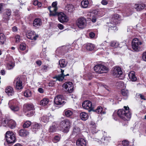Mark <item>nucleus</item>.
Here are the masks:
<instances>
[{
  "mask_svg": "<svg viewBox=\"0 0 146 146\" xmlns=\"http://www.w3.org/2000/svg\"><path fill=\"white\" fill-rule=\"evenodd\" d=\"M124 109L119 110L117 112L119 117L124 120H128L131 117V115L129 111V108L124 106Z\"/></svg>",
  "mask_w": 146,
  "mask_h": 146,
  "instance_id": "nucleus-1",
  "label": "nucleus"
},
{
  "mask_svg": "<svg viewBox=\"0 0 146 146\" xmlns=\"http://www.w3.org/2000/svg\"><path fill=\"white\" fill-rule=\"evenodd\" d=\"M71 122L68 119H65L62 121L60 123L61 130L64 133H68L70 127Z\"/></svg>",
  "mask_w": 146,
  "mask_h": 146,
  "instance_id": "nucleus-2",
  "label": "nucleus"
},
{
  "mask_svg": "<svg viewBox=\"0 0 146 146\" xmlns=\"http://www.w3.org/2000/svg\"><path fill=\"white\" fill-rule=\"evenodd\" d=\"M0 123L4 126L8 127L12 129L14 128L16 126V122L12 119H1L0 121Z\"/></svg>",
  "mask_w": 146,
  "mask_h": 146,
  "instance_id": "nucleus-3",
  "label": "nucleus"
},
{
  "mask_svg": "<svg viewBox=\"0 0 146 146\" xmlns=\"http://www.w3.org/2000/svg\"><path fill=\"white\" fill-rule=\"evenodd\" d=\"M119 15L118 14H116L113 15L112 17L111 18L110 21L109 23H107L108 26L110 28H113V29L116 28L115 26L117 23V21L118 20Z\"/></svg>",
  "mask_w": 146,
  "mask_h": 146,
  "instance_id": "nucleus-4",
  "label": "nucleus"
},
{
  "mask_svg": "<svg viewBox=\"0 0 146 146\" xmlns=\"http://www.w3.org/2000/svg\"><path fill=\"white\" fill-rule=\"evenodd\" d=\"M5 138L9 143H15L16 139L14 133L10 131H8L6 132Z\"/></svg>",
  "mask_w": 146,
  "mask_h": 146,
  "instance_id": "nucleus-5",
  "label": "nucleus"
},
{
  "mask_svg": "<svg viewBox=\"0 0 146 146\" xmlns=\"http://www.w3.org/2000/svg\"><path fill=\"white\" fill-rule=\"evenodd\" d=\"M77 26L79 28L83 29L86 27L87 23L86 19L84 17L79 18L76 22Z\"/></svg>",
  "mask_w": 146,
  "mask_h": 146,
  "instance_id": "nucleus-6",
  "label": "nucleus"
},
{
  "mask_svg": "<svg viewBox=\"0 0 146 146\" xmlns=\"http://www.w3.org/2000/svg\"><path fill=\"white\" fill-rule=\"evenodd\" d=\"M94 71L99 74L105 72L108 70V68L105 66L101 64H98L94 67Z\"/></svg>",
  "mask_w": 146,
  "mask_h": 146,
  "instance_id": "nucleus-7",
  "label": "nucleus"
},
{
  "mask_svg": "<svg viewBox=\"0 0 146 146\" xmlns=\"http://www.w3.org/2000/svg\"><path fill=\"white\" fill-rule=\"evenodd\" d=\"M57 6V2H53L52 4V7H48V9L50 12V15L56 16L57 15V11L58 9Z\"/></svg>",
  "mask_w": 146,
  "mask_h": 146,
  "instance_id": "nucleus-8",
  "label": "nucleus"
},
{
  "mask_svg": "<svg viewBox=\"0 0 146 146\" xmlns=\"http://www.w3.org/2000/svg\"><path fill=\"white\" fill-rule=\"evenodd\" d=\"M141 44V42L137 38L133 39L132 42V46L133 49L135 51H139L140 49V45Z\"/></svg>",
  "mask_w": 146,
  "mask_h": 146,
  "instance_id": "nucleus-9",
  "label": "nucleus"
},
{
  "mask_svg": "<svg viewBox=\"0 0 146 146\" xmlns=\"http://www.w3.org/2000/svg\"><path fill=\"white\" fill-rule=\"evenodd\" d=\"M62 86L65 91L68 93L72 92L73 91V84L71 82H66L63 84Z\"/></svg>",
  "mask_w": 146,
  "mask_h": 146,
  "instance_id": "nucleus-10",
  "label": "nucleus"
},
{
  "mask_svg": "<svg viewBox=\"0 0 146 146\" xmlns=\"http://www.w3.org/2000/svg\"><path fill=\"white\" fill-rule=\"evenodd\" d=\"M82 106L84 109L88 110L89 111L92 110L93 108L92 102L89 100L84 102L82 104Z\"/></svg>",
  "mask_w": 146,
  "mask_h": 146,
  "instance_id": "nucleus-11",
  "label": "nucleus"
},
{
  "mask_svg": "<svg viewBox=\"0 0 146 146\" xmlns=\"http://www.w3.org/2000/svg\"><path fill=\"white\" fill-rule=\"evenodd\" d=\"M15 100H11L9 102V106L11 110L14 112L18 111L19 110V107L16 105Z\"/></svg>",
  "mask_w": 146,
  "mask_h": 146,
  "instance_id": "nucleus-12",
  "label": "nucleus"
},
{
  "mask_svg": "<svg viewBox=\"0 0 146 146\" xmlns=\"http://www.w3.org/2000/svg\"><path fill=\"white\" fill-rule=\"evenodd\" d=\"M26 35L29 39L35 40L38 37V35L36 34L33 31H28L26 33Z\"/></svg>",
  "mask_w": 146,
  "mask_h": 146,
  "instance_id": "nucleus-13",
  "label": "nucleus"
},
{
  "mask_svg": "<svg viewBox=\"0 0 146 146\" xmlns=\"http://www.w3.org/2000/svg\"><path fill=\"white\" fill-rule=\"evenodd\" d=\"M58 19V21L61 23L66 22L68 21V19L66 15L63 12H60L59 13L57 12Z\"/></svg>",
  "mask_w": 146,
  "mask_h": 146,
  "instance_id": "nucleus-14",
  "label": "nucleus"
},
{
  "mask_svg": "<svg viewBox=\"0 0 146 146\" xmlns=\"http://www.w3.org/2000/svg\"><path fill=\"white\" fill-rule=\"evenodd\" d=\"M54 102L56 104L58 105L64 104V101L63 96L60 95L57 96L54 98Z\"/></svg>",
  "mask_w": 146,
  "mask_h": 146,
  "instance_id": "nucleus-15",
  "label": "nucleus"
},
{
  "mask_svg": "<svg viewBox=\"0 0 146 146\" xmlns=\"http://www.w3.org/2000/svg\"><path fill=\"white\" fill-rule=\"evenodd\" d=\"M123 72L121 68L119 67H115L113 70L112 74L113 76L118 77L122 74Z\"/></svg>",
  "mask_w": 146,
  "mask_h": 146,
  "instance_id": "nucleus-16",
  "label": "nucleus"
},
{
  "mask_svg": "<svg viewBox=\"0 0 146 146\" xmlns=\"http://www.w3.org/2000/svg\"><path fill=\"white\" fill-rule=\"evenodd\" d=\"M14 83L15 84V88L17 89H21L23 88L22 82L19 77L15 78Z\"/></svg>",
  "mask_w": 146,
  "mask_h": 146,
  "instance_id": "nucleus-17",
  "label": "nucleus"
},
{
  "mask_svg": "<svg viewBox=\"0 0 146 146\" xmlns=\"http://www.w3.org/2000/svg\"><path fill=\"white\" fill-rule=\"evenodd\" d=\"M87 141L84 138H79L76 141V146H86Z\"/></svg>",
  "mask_w": 146,
  "mask_h": 146,
  "instance_id": "nucleus-18",
  "label": "nucleus"
},
{
  "mask_svg": "<svg viewBox=\"0 0 146 146\" xmlns=\"http://www.w3.org/2000/svg\"><path fill=\"white\" fill-rule=\"evenodd\" d=\"M81 133V129L79 128V126L77 125H75L73 129V131L71 134L70 136H76L80 134Z\"/></svg>",
  "mask_w": 146,
  "mask_h": 146,
  "instance_id": "nucleus-19",
  "label": "nucleus"
},
{
  "mask_svg": "<svg viewBox=\"0 0 146 146\" xmlns=\"http://www.w3.org/2000/svg\"><path fill=\"white\" fill-rule=\"evenodd\" d=\"M64 70L61 69V74L60 75L56 76L53 77V78L56 79L57 80L61 81L63 80L65 76H67L69 75V74L65 75L64 74Z\"/></svg>",
  "mask_w": 146,
  "mask_h": 146,
  "instance_id": "nucleus-20",
  "label": "nucleus"
},
{
  "mask_svg": "<svg viewBox=\"0 0 146 146\" xmlns=\"http://www.w3.org/2000/svg\"><path fill=\"white\" fill-rule=\"evenodd\" d=\"M42 23L41 20L40 19L37 18L34 20L33 24L34 27L38 28L42 25Z\"/></svg>",
  "mask_w": 146,
  "mask_h": 146,
  "instance_id": "nucleus-21",
  "label": "nucleus"
},
{
  "mask_svg": "<svg viewBox=\"0 0 146 146\" xmlns=\"http://www.w3.org/2000/svg\"><path fill=\"white\" fill-rule=\"evenodd\" d=\"M106 11V9L105 8H103L95 10L94 13L98 16H102L105 14Z\"/></svg>",
  "mask_w": 146,
  "mask_h": 146,
  "instance_id": "nucleus-22",
  "label": "nucleus"
},
{
  "mask_svg": "<svg viewBox=\"0 0 146 146\" xmlns=\"http://www.w3.org/2000/svg\"><path fill=\"white\" fill-rule=\"evenodd\" d=\"M5 92L8 96H12L14 94V90L11 86H8L5 89Z\"/></svg>",
  "mask_w": 146,
  "mask_h": 146,
  "instance_id": "nucleus-23",
  "label": "nucleus"
},
{
  "mask_svg": "<svg viewBox=\"0 0 146 146\" xmlns=\"http://www.w3.org/2000/svg\"><path fill=\"white\" fill-rule=\"evenodd\" d=\"M50 118H53V116L51 115L50 113L48 114V115H44L42 116L41 118V120L44 123H46L48 121Z\"/></svg>",
  "mask_w": 146,
  "mask_h": 146,
  "instance_id": "nucleus-24",
  "label": "nucleus"
},
{
  "mask_svg": "<svg viewBox=\"0 0 146 146\" xmlns=\"http://www.w3.org/2000/svg\"><path fill=\"white\" fill-rule=\"evenodd\" d=\"M129 79L130 80L134 82L137 80V78L135 76V73L134 71H131L128 74Z\"/></svg>",
  "mask_w": 146,
  "mask_h": 146,
  "instance_id": "nucleus-25",
  "label": "nucleus"
},
{
  "mask_svg": "<svg viewBox=\"0 0 146 146\" xmlns=\"http://www.w3.org/2000/svg\"><path fill=\"white\" fill-rule=\"evenodd\" d=\"M123 42H121L119 44L116 41H112L110 43V45L112 47L116 48L118 47H122V44H123Z\"/></svg>",
  "mask_w": 146,
  "mask_h": 146,
  "instance_id": "nucleus-26",
  "label": "nucleus"
},
{
  "mask_svg": "<svg viewBox=\"0 0 146 146\" xmlns=\"http://www.w3.org/2000/svg\"><path fill=\"white\" fill-rule=\"evenodd\" d=\"M94 111L98 114H104L106 113L105 110L103 109L101 106L98 107L96 110H94Z\"/></svg>",
  "mask_w": 146,
  "mask_h": 146,
  "instance_id": "nucleus-27",
  "label": "nucleus"
},
{
  "mask_svg": "<svg viewBox=\"0 0 146 146\" xmlns=\"http://www.w3.org/2000/svg\"><path fill=\"white\" fill-rule=\"evenodd\" d=\"M145 6L144 4H136L134 5L135 8L137 11H141L143 9Z\"/></svg>",
  "mask_w": 146,
  "mask_h": 146,
  "instance_id": "nucleus-28",
  "label": "nucleus"
},
{
  "mask_svg": "<svg viewBox=\"0 0 146 146\" xmlns=\"http://www.w3.org/2000/svg\"><path fill=\"white\" fill-rule=\"evenodd\" d=\"M90 124L92 125V126L91 127V131L92 134H94L96 133L97 131V129H96V125L94 122H91Z\"/></svg>",
  "mask_w": 146,
  "mask_h": 146,
  "instance_id": "nucleus-29",
  "label": "nucleus"
},
{
  "mask_svg": "<svg viewBox=\"0 0 146 146\" xmlns=\"http://www.w3.org/2000/svg\"><path fill=\"white\" fill-rule=\"evenodd\" d=\"M11 11L9 9H7L5 10V19L7 20L9 19L10 16L11 15Z\"/></svg>",
  "mask_w": 146,
  "mask_h": 146,
  "instance_id": "nucleus-30",
  "label": "nucleus"
},
{
  "mask_svg": "<svg viewBox=\"0 0 146 146\" xmlns=\"http://www.w3.org/2000/svg\"><path fill=\"white\" fill-rule=\"evenodd\" d=\"M29 132L25 129H21L19 131L20 136L22 137H25L29 135Z\"/></svg>",
  "mask_w": 146,
  "mask_h": 146,
  "instance_id": "nucleus-31",
  "label": "nucleus"
},
{
  "mask_svg": "<svg viewBox=\"0 0 146 146\" xmlns=\"http://www.w3.org/2000/svg\"><path fill=\"white\" fill-rule=\"evenodd\" d=\"M89 2L88 0H83L81 2V7L83 8H86L88 7Z\"/></svg>",
  "mask_w": 146,
  "mask_h": 146,
  "instance_id": "nucleus-32",
  "label": "nucleus"
},
{
  "mask_svg": "<svg viewBox=\"0 0 146 146\" xmlns=\"http://www.w3.org/2000/svg\"><path fill=\"white\" fill-rule=\"evenodd\" d=\"M80 117L83 120H86L88 117V114L85 112H82L80 113Z\"/></svg>",
  "mask_w": 146,
  "mask_h": 146,
  "instance_id": "nucleus-33",
  "label": "nucleus"
},
{
  "mask_svg": "<svg viewBox=\"0 0 146 146\" xmlns=\"http://www.w3.org/2000/svg\"><path fill=\"white\" fill-rule=\"evenodd\" d=\"M65 9L66 10L68 11V12L71 13L74 11V7L72 5H67L65 7Z\"/></svg>",
  "mask_w": 146,
  "mask_h": 146,
  "instance_id": "nucleus-34",
  "label": "nucleus"
},
{
  "mask_svg": "<svg viewBox=\"0 0 146 146\" xmlns=\"http://www.w3.org/2000/svg\"><path fill=\"white\" fill-rule=\"evenodd\" d=\"M121 93L124 98L125 99H126L128 97L129 95L128 91L126 89H123L121 90Z\"/></svg>",
  "mask_w": 146,
  "mask_h": 146,
  "instance_id": "nucleus-35",
  "label": "nucleus"
},
{
  "mask_svg": "<svg viewBox=\"0 0 146 146\" xmlns=\"http://www.w3.org/2000/svg\"><path fill=\"white\" fill-rule=\"evenodd\" d=\"M102 133L103 134V136L101 138V139L102 141H109L110 140V137L109 136H107V133L105 131L103 132H102Z\"/></svg>",
  "mask_w": 146,
  "mask_h": 146,
  "instance_id": "nucleus-36",
  "label": "nucleus"
},
{
  "mask_svg": "<svg viewBox=\"0 0 146 146\" xmlns=\"http://www.w3.org/2000/svg\"><path fill=\"white\" fill-rule=\"evenodd\" d=\"M24 107L26 108L27 111H30L34 109V106L32 104H25L24 105Z\"/></svg>",
  "mask_w": 146,
  "mask_h": 146,
  "instance_id": "nucleus-37",
  "label": "nucleus"
},
{
  "mask_svg": "<svg viewBox=\"0 0 146 146\" xmlns=\"http://www.w3.org/2000/svg\"><path fill=\"white\" fill-rule=\"evenodd\" d=\"M64 112L65 113V116L67 117H70L73 114L72 111L68 109L65 110Z\"/></svg>",
  "mask_w": 146,
  "mask_h": 146,
  "instance_id": "nucleus-38",
  "label": "nucleus"
},
{
  "mask_svg": "<svg viewBox=\"0 0 146 146\" xmlns=\"http://www.w3.org/2000/svg\"><path fill=\"white\" fill-rule=\"evenodd\" d=\"M59 64L60 67L64 68L66 66L67 62L65 61L64 60L62 59L59 61Z\"/></svg>",
  "mask_w": 146,
  "mask_h": 146,
  "instance_id": "nucleus-39",
  "label": "nucleus"
},
{
  "mask_svg": "<svg viewBox=\"0 0 146 146\" xmlns=\"http://www.w3.org/2000/svg\"><path fill=\"white\" fill-rule=\"evenodd\" d=\"M49 102V100L47 98H44L40 101V104L43 106L47 105Z\"/></svg>",
  "mask_w": 146,
  "mask_h": 146,
  "instance_id": "nucleus-40",
  "label": "nucleus"
},
{
  "mask_svg": "<svg viewBox=\"0 0 146 146\" xmlns=\"http://www.w3.org/2000/svg\"><path fill=\"white\" fill-rule=\"evenodd\" d=\"M15 66L14 63L13 62L11 61L7 63V68L8 70H11Z\"/></svg>",
  "mask_w": 146,
  "mask_h": 146,
  "instance_id": "nucleus-41",
  "label": "nucleus"
},
{
  "mask_svg": "<svg viewBox=\"0 0 146 146\" xmlns=\"http://www.w3.org/2000/svg\"><path fill=\"white\" fill-rule=\"evenodd\" d=\"M5 40V35L2 33H0V44H3Z\"/></svg>",
  "mask_w": 146,
  "mask_h": 146,
  "instance_id": "nucleus-42",
  "label": "nucleus"
},
{
  "mask_svg": "<svg viewBox=\"0 0 146 146\" xmlns=\"http://www.w3.org/2000/svg\"><path fill=\"white\" fill-rule=\"evenodd\" d=\"M94 45L91 43H88L86 45V48L88 50H92L94 49Z\"/></svg>",
  "mask_w": 146,
  "mask_h": 146,
  "instance_id": "nucleus-43",
  "label": "nucleus"
},
{
  "mask_svg": "<svg viewBox=\"0 0 146 146\" xmlns=\"http://www.w3.org/2000/svg\"><path fill=\"white\" fill-rule=\"evenodd\" d=\"M48 65H43L41 66V70L43 72H46L50 69Z\"/></svg>",
  "mask_w": 146,
  "mask_h": 146,
  "instance_id": "nucleus-44",
  "label": "nucleus"
},
{
  "mask_svg": "<svg viewBox=\"0 0 146 146\" xmlns=\"http://www.w3.org/2000/svg\"><path fill=\"white\" fill-rule=\"evenodd\" d=\"M60 139V136L59 135L55 136L52 139V141L54 143L58 142Z\"/></svg>",
  "mask_w": 146,
  "mask_h": 146,
  "instance_id": "nucleus-45",
  "label": "nucleus"
},
{
  "mask_svg": "<svg viewBox=\"0 0 146 146\" xmlns=\"http://www.w3.org/2000/svg\"><path fill=\"white\" fill-rule=\"evenodd\" d=\"M24 96L27 97H29L31 96V93L30 91L29 90H26L24 93Z\"/></svg>",
  "mask_w": 146,
  "mask_h": 146,
  "instance_id": "nucleus-46",
  "label": "nucleus"
},
{
  "mask_svg": "<svg viewBox=\"0 0 146 146\" xmlns=\"http://www.w3.org/2000/svg\"><path fill=\"white\" fill-rule=\"evenodd\" d=\"M31 125V122L29 121L25 122L23 125V127L24 128H27L29 127Z\"/></svg>",
  "mask_w": 146,
  "mask_h": 146,
  "instance_id": "nucleus-47",
  "label": "nucleus"
},
{
  "mask_svg": "<svg viewBox=\"0 0 146 146\" xmlns=\"http://www.w3.org/2000/svg\"><path fill=\"white\" fill-rule=\"evenodd\" d=\"M39 128V125L38 123H35L33 125V131L35 132L36 131H38Z\"/></svg>",
  "mask_w": 146,
  "mask_h": 146,
  "instance_id": "nucleus-48",
  "label": "nucleus"
},
{
  "mask_svg": "<svg viewBox=\"0 0 146 146\" xmlns=\"http://www.w3.org/2000/svg\"><path fill=\"white\" fill-rule=\"evenodd\" d=\"M56 126L55 125H52V126H50L49 131L50 132H54L56 131Z\"/></svg>",
  "mask_w": 146,
  "mask_h": 146,
  "instance_id": "nucleus-49",
  "label": "nucleus"
},
{
  "mask_svg": "<svg viewBox=\"0 0 146 146\" xmlns=\"http://www.w3.org/2000/svg\"><path fill=\"white\" fill-rule=\"evenodd\" d=\"M33 4L35 5H37L38 7H40L42 5V3L38 2L37 0H34Z\"/></svg>",
  "mask_w": 146,
  "mask_h": 146,
  "instance_id": "nucleus-50",
  "label": "nucleus"
},
{
  "mask_svg": "<svg viewBox=\"0 0 146 146\" xmlns=\"http://www.w3.org/2000/svg\"><path fill=\"white\" fill-rule=\"evenodd\" d=\"M26 47V45L24 43L21 44L19 46V48L21 50H25Z\"/></svg>",
  "mask_w": 146,
  "mask_h": 146,
  "instance_id": "nucleus-51",
  "label": "nucleus"
},
{
  "mask_svg": "<svg viewBox=\"0 0 146 146\" xmlns=\"http://www.w3.org/2000/svg\"><path fill=\"white\" fill-rule=\"evenodd\" d=\"M44 51L43 50L40 53V57L42 58H45L46 57V55L45 49H44Z\"/></svg>",
  "mask_w": 146,
  "mask_h": 146,
  "instance_id": "nucleus-52",
  "label": "nucleus"
},
{
  "mask_svg": "<svg viewBox=\"0 0 146 146\" xmlns=\"http://www.w3.org/2000/svg\"><path fill=\"white\" fill-rule=\"evenodd\" d=\"M117 112H114L113 116V119L115 120H117L118 119L119 116H117Z\"/></svg>",
  "mask_w": 146,
  "mask_h": 146,
  "instance_id": "nucleus-53",
  "label": "nucleus"
},
{
  "mask_svg": "<svg viewBox=\"0 0 146 146\" xmlns=\"http://www.w3.org/2000/svg\"><path fill=\"white\" fill-rule=\"evenodd\" d=\"M122 144L124 146H127L129 145V142L128 141L125 140L122 142Z\"/></svg>",
  "mask_w": 146,
  "mask_h": 146,
  "instance_id": "nucleus-54",
  "label": "nucleus"
},
{
  "mask_svg": "<svg viewBox=\"0 0 146 146\" xmlns=\"http://www.w3.org/2000/svg\"><path fill=\"white\" fill-rule=\"evenodd\" d=\"M15 42H19L20 41V36L19 35H16L15 36Z\"/></svg>",
  "mask_w": 146,
  "mask_h": 146,
  "instance_id": "nucleus-55",
  "label": "nucleus"
},
{
  "mask_svg": "<svg viewBox=\"0 0 146 146\" xmlns=\"http://www.w3.org/2000/svg\"><path fill=\"white\" fill-rule=\"evenodd\" d=\"M142 58L144 61H146V51L143 53Z\"/></svg>",
  "mask_w": 146,
  "mask_h": 146,
  "instance_id": "nucleus-56",
  "label": "nucleus"
},
{
  "mask_svg": "<svg viewBox=\"0 0 146 146\" xmlns=\"http://www.w3.org/2000/svg\"><path fill=\"white\" fill-rule=\"evenodd\" d=\"M101 3L103 5H106L108 3L106 0H102L101 2Z\"/></svg>",
  "mask_w": 146,
  "mask_h": 146,
  "instance_id": "nucleus-57",
  "label": "nucleus"
},
{
  "mask_svg": "<svg viewBox=\"0 0 146 146\" xmlns=\"http://www.w3.org/2000/svg\"><path fill=\"white\" fill-rule=\"evenodd\" d=\"M95 36V34L94 33L90 32L89 33V36L90 38H93Z\"/></svg>",
  "mask_w": 146,
  "mask_h": 146,
  "instance_id": "nucleus-58",
  "label": "nucleus"
},
{
  "mask_svg": "<svg viewBox=\"0 0 146 146\" xmlns=\"http://www.w3.org/2000/svg\"><path fill=\"white\" fill-rule=\"evenodd\" d=\"M73 46H74V49L76 50H78V46L77 44L76 43H74L73 44Z\"/></svg>",
  "mask_w": 146,
  "mask_h": 146,
  "instance_id": "nucleus-59",
  "label": "nucleus"
},
{
  "mask_svg": "<svg viewBox=\"0 0 146 146\" xmlns=\"http://www.w3.org/2000/svg\"><path fill=\"white\" fill-rule=\"evenodd\" d=\"M12 29L13 31L14 32H16L18 31L17 28L15 26L13 27Z\"/></svg>",
  "mask_w": 146,
  "mask_h": 146,
  "instance_id": "nucleus-60",
  "label": "nucleus"
},
{
  "mask_svg": "<svg viewBox=\"0 0 146 146\" xmlns=\"http://www.w3.org/2000/svg\"><path fill=\"white\" fill-rule=\"evenodd\" d=\"M58 26L60 30H62L64 28L63 25H62L60 24H58Z\"/></svg>",
  "mask_w": 146,
  "mask_h": 146,
  "instance_id": "nucleus-61",
  "label": "nucleus"
},
{
  "mask_svg": "<svg viewBox=\"0 0 146 146\" xmlns=\"http://www.w3.org/2000/svg\"><path fill=\"white\" fill-rule=\"evenodd\" d=\"M36 64L39 66H40L42 64V62L40 60H38L36 62Z\"/></svg>",
  "mask_w": 146,
  "mask_h": 146,
  "instance_id": "nucleus-62",
  "label": "nucleus"
},
{
  "mask_svg": "<svg viewBox=\"0 0 146 146\" xmlns=\"http://www.w3.org/2000/svg\"><path fill=\"white\" fill-rule=\"evenodd\" d=\"M38 91L40 93H43L44 90L43 89L41 88H39L38 89Z\"/></svg>",
  "mask_w": 146,
  "mask_h": 146,
  "instance_id": "nucleus-63",
  "label": "nucleus"
},
{
  "mask_svg": "<svg viewBox=\"0 0 146 146\" xmlns=\"http://www.w3.org/2000/svg\"><path fill=\"white\" fill-rule=\"evenodd\" d=\"M91 21L93 23H94L96 21V19L95 17H93Z\"/></svg>",
  "mask_w": 146,
  "mask_h": 146,
  "instance_id": "nucleus-64",
  "label": "nucleus"
}]
</instances>
